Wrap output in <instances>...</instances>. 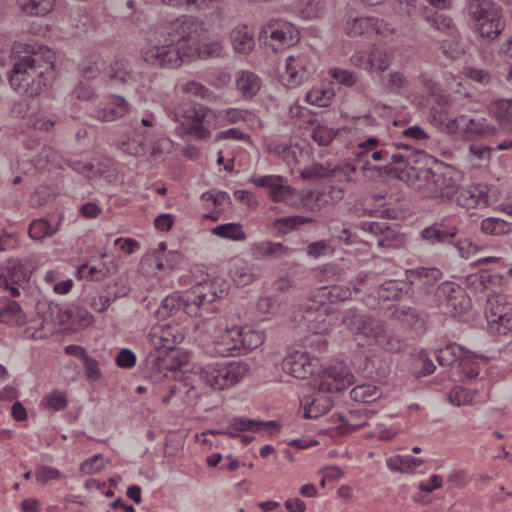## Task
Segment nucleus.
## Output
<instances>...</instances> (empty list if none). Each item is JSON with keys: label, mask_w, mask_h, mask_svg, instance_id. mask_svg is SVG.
Listing matches in <instances>:
<instances>
[{"label": "nucleus", "mask_w": 512, "mask_h": 512, "mask_svg": "<svg viewBox=\"0 0 512 512\" xmlns=\"http://www.w3.org/2000/svg\"><path fill=\"white\" fill-rule=\"evenodd\" d=\"M451 245H454L460 256L462 258H469L472 254L476 253L478 250V246L475 245L470 239L468 238H455V242Z\"/></svg>", "instance_id": "obj_60"}, {"label": "nucleus", "mask_w": 512, "mask_h": 512, "mask_svg": "<svg viewBox=\"0 0 512 512\" xmlns=\"http://www.w3.org/2000/svg\"><path fill=\"white\" fill-rule=\"evenodd\" d=\"M375 23L376 20L372 17H355L352 19L348 18L347 28L349 30L350 35H362L365 33L367 29L372 27Z\"/></svg>", "instance_id": "obj_49"}, {"label": "nucleus", "mask_w": 512, "mask_h": 512, "mask_svg": "<svg viewBox=\"0 0 512 512\" xmlns=\"http://www.w3.org/2000/svg\"><path fill=\"white\" fill-rule=\"evenodd\" d=\"M400 181L409 185L418 187L426 186L431 197L454 199L460 187L454 179L455 171L449 165L443 162L433 160L432 166L426 168H416L411 166L407 172H402Z\"/></svg>", "instance_id": "obj_4"}, {"label": "nucleus", "mask_w": 512, "mask_h": 512, "mask_svg": "<svg viewBox=\"0 0 512 512\" xmlns=\"http://www.w3.org/2000/svg\"><path fill=\"white\" fill-rule=\"evenodd\" d=\"M212 233L220 238L233 241H243L246 239V233L239 223H225L212 229Z\"/></svg>", "instance_id": "obj_41"}, {"label": "nucleus", "mask_w": 512, "mask_h": 512, "mask_svg": "<svg viewBox=\"0 0 512 512\" xmlns=\"http://www.w3.org/2000/svg\"><path fill=\"white\" fill-rule=\"evenodd\" d=\"M305 100L309 104L326 107L330 103V95L323 89H312L307 93Z\"/></svg>", "instance_id": "obj_58"}, {"label": "nucleus", "mask_w": 512, "mask_h": 512, "mask_svg": "<svg viewBox=\"0 0 512 512\" xmlns=\"http://www.w3.org/2000/svg\"><path fill=\"white\" fill-rule=\"evenodd\" d=\"M129 108L130 104L123 96L111 94L106 102L93 108L90 116L102 122H110L123 117Z\"/></svg>", "instance_id": "obj_19"}, {"label": "nucleus", "mask_w": 512, "mask_h": 512, "mask_svg": "<svg viewBox=\"0 0 512 512\" xmlns=\"http://www.w3.org/2000/svg\"><path fill=\"white\" fill-rule=\"evenodd\" d=\"M210 112L209 109L197 103H182L175 107L169 114L174 120L187 125L188 132L198 139H206L209 136V130L204 127L203 122Z\"/></svg>", "instance_id": "obj_9"}, {"label": "nucleus", "mask_w": 512, "mask_h": 512, "mask_svg": "<svg viewBox=\"0 0 512 512\" xmlns=\"http://www.w3.org/2000/svg\"><path fill=\"white\" fill-rule=\"evenodd\" d=\"M181 310L190 317L200 316L199 304L195 302V296L190 289L184 293H172L163 298L155 312V317L163 321Z\"/></svg>", "instance_id": "obj_11"}, {"label": "nucleus", "mask_w": 512, "mask_h": 512, "mask_svg": "<svg viewBox=\"0 0 512 512\" xmlns=\"http://www.w3.org/2000/svg\"><path fill=\"white\" fill-rule=\"evenodd\" d=\"M257 346L258 340L250 341L247 336H244V328L240 326L224 330L213 341L215 353L222 357L241 355Z\"/></svg>", "instance_id": "obj_8"}, {"label": "nucleus", "mask_w": 512, "mask_h": 512, "mask_svg": "<svg viewBox=\"0 0 512 512\" xmlns=\"http://www.w3.org/2000/svg\"><path fill=\"white\" fill-rule=\"evenodd\" d=\"M372 341L389 352L398 353L405 347V341L398 335L385 330L383 324L379 326V333L373 337Z\"/></svg>", "instance_id": "obj_37"}, {"label": "nucleus", "mask_w": 512, "mask_h": 512, "mask_svg": "<svg viewBox=\"0 0 512 512\" xmlns=\"http://www.w3.org/2000/svg\"><path fill=\"white\" fill-rule=\"evenodd\" d=\"M201 198L206 201H212L216 206L231 204V197L225 191L209 190L202 194Z\"/></svg>", "instance_id": "obj_64"}, {"label": "nucleus", "mask_w": 512, "mask_h": 512, "mask_svg": "<svg viewBox=\"0 0 512 512\" xmlns=\"http://www.w3.org/2000/svg\"><path fill=\"white\" fill-rule=\"evenodd\" d=\"M87 379L97 381L102 377L98 362L88 354L82 358Z\"/></svg>", "instance_id": "obj_59"}, {"label": "nucleus", "mask_w": 512, "mask_h": 512, "mask_svg": "<svg viewBox=\"0 0 512 512\" xmlns=\"http://www.w3.org/2000/svg\"><path fill=\"white\" fill-rule=\"evenodd\" d=\"M130 288L122 278L108 282L99 295L100 307L96 310L104 312L115 300L128 295Z\"/></svg>", "instance_id": "obj_28"}, {"label": "nucleus", "mask_w": 512, "mask_h": 512, "mask_svg": "<svg viewBox=\"0 0 512 512\" xmlns=\"http://www.w3.org/2000/svg\"><path fill=\"white\" fill-rule=\"evenodd\" d=\"M368 230L375 235H382L378 239V244L381 246H390L391 241L395 237L394 231L389 227L387 222H371L366 224Z\"/></svg>", "instance_id": "obj_47"}, {"label": "nucleus", "mask_w": 512, "mask_h": 512, "mask_svg": "<svg viewBox=\"0 0 512 512\" xmlns=\"http://www.w3.org/2000/svg\"><path fill=\"white\" fill-rule=\"evenodd\" d=\"M0 322L11 326H22L25 324V314L17 301L9 300L0 309Z\"/></svg>", "instance_id": "obj_39"}, {"label": "nucleus", "mask_w": 512, "mask_h": 512, "mask_svg": "<svg viewBox=\"0 0 512 512\" xmlns=\"http://www.w3.org/2000/svg\"><path fill=\"white\" fill-rule=\"evenodd\" d=\"M503 276L491 269H480L468 274L463 279V286L472 292H484L487 289L501 285Z\"/></svg>", "instance_id": "obj_24"}, {"label": "nucleus", "mask_w": 512, "mask_h": 512, "mask_svg": "<svg viewBox=\"0 0 512 512\" xmlns=\"http://www.w3.org/2000/svg\"><path fill=\"white\" fill-rule=\"evenodd\" d=\"M481 230L487 235H504L512 232V223L500 218H485L481 222Z\"/></svg>", "instance_id": "obj_42"}, {"label": "nucleus", "mask_w": 512, "mask_h": 512, "mask_svg": "<svg viewBox=\"0 0 512 512\" xmlns=\"http://www.w3.org/2000/svg\"><path fill=\"white\" fill-rule=\"evenodd\" d=\"M54 411H62L67 408L68 401L65 392L53 390L43 400Z\"/></svg>", "instance_id": "obj_54"}, {"label": "nucleus", "mask_w": 512, "mask_h": 512, "mask_svg": "<svg viewBox=\"0 0 512 512\" xmlns=\"http://www.w3.org/2000/svg\"><path fill=\"white\" fill-rule=\"evenodd\" d=\"M249 182L265 188L274 202L289 203L295 193L292 186L284 183V178L278 175L252 176Z\"/></svg>", "instance_id": "obj_17"}, {"label": "nucleus", "mask_w": 512, "mask_h": 512, "mask_svg": "<svg viewBox=\"0 0 512 512\" xmlns=\"http://www.w3.org/2000/svg\"><path fill=\"white\" fill-rule=\"evenodd\" d=\"M436 367L428 354L422 350L411 364V373L416 378H421L432 374Z\"/></svg>", "instance_id": "obj_43"}, {"label": "nucleus", "mask_w": 512, "mask_h": 512, "mask_svg": "<svg viewBox=\"0 0 512 512\" xmlns=\"http://www.w3.org/2000/svg\"><path fill=\"white\" fill-rule=\"evenodd\" d=\"M296 250L280 242L260 241L251 247V254L257 260L289 258Z\"/></svg>", "instance_id": "obj_27"}, {"label": "nucleus", "mask_w": 512, "mask_h": 512, "mask_svg": "<svg viewBox=\"0 0 512 512\" xmlns=\"http://www.w3.org/2000/svg\"><path fill=\"white\" fill-rule=\"evenodd\" d=\"M445 287V281L435 285L428 279V274L425 273L424 279L420 280L416 288L411 285L409 299L419 308H439L444 304L445 291H447Z\"/></svg>", "instance_id": "obj_13"}, {"label": "nucleus", "mask_w": 512, "mask_h": 512, "mask_svg": "<svg viewBox=\"0 0 512 512\" xmlns=\"http://www.w3.org/2000/svg\"><path fill=\"white\" fill-rule=\"evenodd\" d=\"M250 366L244 361L209 363L201 368L200 379L214 390H224L248 375Z\"/></svg>", "instance_id": "obj_6"}, {"label": "nucleus", "mask_w": 512, "mask_h": 512, "mask_svg": "<svg viewBox=\"0 0 512 512\" xmlns=\"http://www.w3.org/2000/svg\"><path fill=\"white\" fill-rule=\"evenodd\" d=\"M411 285H413L412 281L389 279L374 287L371 295L380 305L389 301H401L404 298H409Z\"/></svg>", "instance_id": "obj_18"}, {"label": "nucleus", "mask_w": 512, "mask_h": 512, "mask_svg": "<svg viewBox=\"0 0 512 512\" xmlns=\"http://www.w3.org/2000/svg\"><path fill=\"white\" fill-rule=\"evenodd\" d=\"M72 93L77 99L83 101H90L96 96L94 87L85 81H79Z\"/></svg>", "instance_id": "obj_62"}, {"label": "nucleus", "mask_w": 512, "mask_h": 512, "mask_svg": "<svg viewBox=\"0 0 512 512\" xmlns=\"http://www.w3.org/2000/svg\"><path fill=\"white\" fill-rule=\"evenodd\" d=\"M102 458L103 454H94L81 463L80 471L86 475H92L100 472L103 469V465L100 463Z\"/></svg>", "instance_id": "obj_57"}, {"label": "nucleus", "mask_w": 512, "mask_h": 512, "mask_svg": "<svg viewBox=\"0 0 512 512\" xmlns=\"http://www.w3.org/2000/svg\"><path fill=\"white\" fill-rule=\"evenodd\" d=\"M267 430L270 434L278 432L280 425L276 421H261L253 420L246 417H235L233 418L226 431L222 433L228 434L231 437H239L238 431H260Z\"/></svg>", "instance_id": "obj_25"}, {"label": "nucleus", "mask_w": 512, "mask_h": 512, "mask_svg": "<svg viewBox=\"0 0 512 512\" xmlns=\"http://www.w3.org/2000/svg\"><path fill=\"white\" fill-rule=\"evenodd\" d=\"M300 309L303 319L308 322L324 321L325 316L332 312L329 305H325L324 301L320 302L316 297V290L311 292V296L301 304Z\"/></svg>", "instance_id": "obj_30"}, {"label": "nucleus", "mask_w": 512, "mask_h": 512, "mask_svg": "<svg viewBox=\"0 0 512 512\" xmlns=\"http://www.w3.org/2000/svg\"><path fill=\"white\" fill-rule=\"evenodd\" d=\"M150 41L152 45L142 51V59L159 68L178 67L185 58L218 57L222 50L218 41L209 38L203 23L187 15L157 25Z\"/></svg>", "instance_id": "obj_1"}, {"label": "nucleus", "mask_w": 512, "mask_h": 512, "mask_svg": "<svg viewBox=\"0 0 512 512\" xmlns=\"http://www.w3.org/2000/svg\"><path fill=\"white\" fill-rule=\"evenodd\" d=\"M54 53L45 46L40 52L18 57L8 73L11 88L18 94L36 97L54 80Z\"/></svg>", "instance_id": "obj_2"}, {"label": "nucleus", "mask_w": 512, "mask_h": 512, "mask_svg": "<svg viewBox=\"0 0 512 512\" xmlns=\"http://www.w3.org/2000/svg\"><path fill=\"white\" fill-rule=\"evenodd\" d=\"M399 146L391 144H382L379 150H372L370 157L376 162H384V165H372L368 160H363L362 171L370 172L371 177L398 179L402 172H407L411 168L410 156L403 152H398Z\"/></svg>", "instance_id": "obj_5"}, {"label": "nucleus", "mask_w": 512, "mask_h": 512, "mask_svg": "<svg viewBox=\"0 0 512 512\" xmlns=\"http://www.w3.org/2000/svg\"><path fill=\"white\" fill-rule=\"evenodd\" d=\"M116 365L120 368L129 369L136 364V354L129 348H122L116 358Z\"/></svg>", "instance_id": "obj_63"}, {"label": "nucleus", "mask_w": 512, "mask_h": 512, "mask_svg": "<svg viewBox=\"0 0 512 512\" xmlns=\"http://www.w3.org/2000/svg\"><path fill=\"white\" fill-rule=\"evenodd\" d=\"M282 370L297 379L314 380L315 377L322 376L325 369L322 368L317 357L311 356L306 351L296 350L284 358Z\"/></svg>", "instance_id": "obj_10"}, {"label": "nucleus", "mask_w": 512, "mask_h": 512, "mask_svg": "<svg viewBox=\"0 0 512 512\" xmlns=\"http://www.w3.org/2000/svg\"><path fill=\"white\" fill-rule=\"evenodd\" d=\"M314 220L310 217H304L299 215L285 216L276 218L272 222L271 230L275 237H281L293 230H297L300 226L311 223Z\"/></svg>", "instance_id": "obj_34"}, {"label": "nucleus", "mask_w": 512, "mask_h": 512, "mask_svg": "<svg viewBox=\"0 0 512 512\" xmlns=\"http://www.w3.org/2000/svg\"><path fill=\"white\" fill-rule=\"evenodd\" d=\"M234 49L239 53H248L254 47V38L247 33L241 35L239 32L232 36Z\"/></svg>", "instance_id": "obj_55"}, {"label": "nucleus", "mask_w": 512, "mask_h": 512, "mask_svg": "<svg viewBox=\"0 0 512 512\" xmlns=\"http://www.w3.org/2000/svg\"><path fill=\"white\" fill-rule=\"evenodd\" d=\"M338 131L318 124L312 131V139L320 146H328L336 137Z\"/></svg>", "instance_id": "obj_50"}, {"label": "nucleus", "mask_w": 512, "mask_h": 512, "mask_svg": "<svg viewBox=\"0 0 512 512\" xmlns=\"http://www.w3.org/2000/svg\"><path fill=\"white\" fill-rule=\"evenodd\" d=\"M31 273L19 259L9 258L0 267V286H7L8 282L18 285L26 283Z\"/></svg>", "instance_id": "obj_26"}, {"label": "nucleus", "mask_w": 512, "mask_h": 512, "mask_svg": "<svg viewBox=\"0 0 512 512\" xmlns=\"http://www.w3.org/2000/svg\"><path fill=\"white\" fill-rule=\"evenodd\" d=\"M229 275L237 286H245L254 280V274L244 264H235L229 269Z\"/></svg>", "instance_id": "obj_48"}, {"label": "nucleus", "mask_w": 512, "mask_h": 512, "mask_svg": "<svg viewBox=\"0 0 512 512\" xmlns=\"http://www.w3.org/2000/svg\"><path fill=\"white\" fill-rule=\"evenodd\" d=\"M487 189L481 185L473 186L471 189L460 190L457 201L466 208H474L478 206L486 197Z\"/></svg>", "instance_id": "obj_40"}, {"label": "nucleus", "mask_w": 512, "mask_h": 512, "mask_svg": "<svg viewBox=\"0 0 512 512\" xmlns=\"http://www.w3.org/2000/svg\"><path fill=\"white\" fill-rule=\"evenodd\" d=\"M55 232L56 230L51 226L49 221L44 218L33 220L28 230L29 236L38 241L53 236Z\"/></svg>", "instance_id": "obj_44"}, {"label": "nucleus", "mask_w": 512, "mask_h": 512, "mask_svg": "<svg viewBox=\"0 0 512 512\" xmlns=\"http://www.w3.org/2000/svg\"><path fill=\"white\" fill-rule=\"evenodd\" d=\"M494 2H470L471 28L481 37L495 39L504 29V22L498 10L491 7Z\"/></svg>", "instance_id": "obj_7"}, {"label": "nucleus", "mask_w": 512, "mask_h": 512, "mask_svg": "<svg viewBox=\"0 0 512 512\" xmlns=\"http://www.w3.org/2000/svg\"><path fill=\"white\" fill-rule=\"evenodd\" d=\"M486 318L489 323H496L502 329V333H506L512 329V303H491L490 308L486 311Z\"/></svg>", "instance_id": "obj_31"}, {"label": "nucleus", "mask_w": 512, "mask_h": 512, "mask_svg": "<svg viewBox=\"0 0 512 512\" xmlns=\"http://www.w3.org/2000/svg\"><path fill=\"white\" fill-rule=\"evenodd\" d=\"M35 477L37 482L46 483L49 480H58L62 477L61 472L50 466H39L36 469Z\"/></svg>", "instance_id": "obj_61"}, {"label": "nucleus", "mask_w": 512, "mask_h": 512, "mask_svg": "<svg viewBox=\"0 0 512 512\" xmlns=\"http://www.w3.org/2000/svg\"><path fill=\"white\" fill-rule=\"evenodd\" d=\"M471 356L466 358L464 357L462 361L459 363V368L464 377L471 381L476 379L479 376V365L478 359L486 360L484 356H480L472 351H470Z\"/></svg>", "instance_id": "obj_45"}, {"label": "nucleus", "mask_w": 512, "mask_h": 512, "mask_svg": "<svg viewBox=\"0 0 512 512\" xmlns=\"http://www.w3.org/2000/svg\"><path fill=\"white\" fill-rule=\"evenodd\" d=\"M54 2H24L20 9L29 16H45L53 9Z\"/></svg>", "instance_id": "obj_52"}, {"label": "nucleus", "mask_w": 512, "mask_h": 512, "mask_svg": "<svg viewBox=\"0 0 512 512\" xmlns=\"http://www.w3.org/2000/svg\"><path fill=\"white\" fill-rule=\"evenodd\" d=\"M316 297L325 305L345 301L351 297V290L343 285L323 286L316 289Z\"/></svg>", "instance_id": "obj_36"}, {"label": "nucleus", "mask_w": 512, "mask_h": 512, "mask_svg": "<svg viewBox=\"0 0 512 512\" xmlns=\"http://www.w3.org/2000/svg\"><path fill=\"white\" fill-rule=\"evenodd\" d=\"M230 284L227 280L221 277H215L208 281H202L190 288L192 294L195 296V302L199 304V313L213 312L215 308L211 304L227 295Z\"/></svg>", "instance_id": "obj_12"}, {"label": "nucleus", "mask_w": 512, "mask_h": 512, "mask_svg": "<svg viewBox=\"0 0 512 512\" xmlns=\"http://www.w3.org/2000/svg\"><path fill=\"white\" fill-rule=\"evenodd\" d=\"M307 255L313 258L332 255L334 248L329 240H318L308 244L306 248Z\"/></svg>", "instance_id": "obj_53"}, {"label": "nucleus", "mask_w": 512, "mask_h": 512, "mask_svg": "<svg viewBox=\"0 0 512 512\" xmlns=\"http://www.w3.org/2000/svg\"><path fill=\"white\" fill-rule=\"evenodd\" d=\"M464 131L478 136H488L495 132V127L487 122L485 118L476 120L466 116Z\"/></svg>", "instance_id": "obj_46"}, {"label": "nucleus", "mask_w": 512, "mask_h": 512, "mask_svg": "<svg viewBox=\"0 0 512 512\" xmlns=\"http://www.w3.org/2000/svg\"><path fill=\"white\" fill-rule=\"evenodd\" d=\"M236 86L245 99H252L260 90L262 81L251 71H240L236 74Z\"/></svg>", "instance_id": "obj_32"}, {"label": "nucleus", "mask_w": 512, "mask_h": 512, "mask_svg": "<svg viewBox=\"0 0 512 512\" xmlns=\"http://www.w3.org/2000/svg\"><path fill=\"white\" fill-rule=\"evenodd\" d=\"M392 318L405 328L422 333L425 331L429 314L416 305H401L392 312Z\"/></svg>", "instance_id": "obj_20"}, {"label": "nucleus", "mask_w": 512, "mask_h": 512, "mask_svg": "<svg viewBox=\"0 0 512 512\" xmlns=\"http://www.w3.org/2000/svg\"><path fill=\"white\" fill-rule=\"evenodd\" d=\"M286 71V86L288 88H295L310 79L311 75L315 72V67L314 65L296 66V62L293 61L292 65L286 66Z\"/></svg>", "instance_id": "obj_38"}, {"label": "nucleus", "mask_w": 512, "mask_h": 512, "mask_svg": "<svg viewBox=\"0 0 512 512\" xmlns=\"http://www.w3.org/2000/svg\"><path fill=\"white\" fill-rule=\"evenodd\" d=\"M445 300L449 312L454 316H462L471 308V299L465 288L452 281H445Z\"/></svg>", "instance_id": "obj_21"}, {"label": "nucleus", "mask_w": 512, "mask_h": 512, "mask_svg": "<svg viewBox=\"0 0 512 512\" xmlns=\"http://www.w3.org/2000/svg\"><path fill=\"white\" fill-rule=\"evenodd\" d=\"M178 352L170 353L168 350H159L157 354H150L146 359V365L150 368V377L156 380L166 377L168 371H176L180 363L176 360Z\"/></svg>", "instance_id": "obj_23"}, {"label": "nucleus", "mask_w": 512, "mask_h": 512, "mask_svg": "<svg viewBox=\"0 0 512 512\" xmlns=\"http://www.w3.org/2000/svg\"><path fill=\"white\" fill-rule=\"evenodd\" d=\"M350 396L355 401L372 402L379 397V393L376 387L359 385L351 390Z\"/></svg>", "instance_id": "obj_51"}, {"label": "nucleus", "mask_w": 512, "mask_h": 512, "mask_svg": "<svg viewBox=\"0 0 512 512\" xmlns=\"http://www.w3.org/2000/svg\"><path fill=\"white\" fill-rule=\"evenodd\" d=\"M342 323L359 337L372 341L379 332L380 321L357 308H348L342 313Z\"/></svg>", "instance_id": "obj_15"}, {"label": "nucleus", "mask_w": 512, "mask_h": 512, "mask_svg": "<svg viewBox=\"0 0 512 512\" xmlns=\"http://www.w3.org/2000/svg\"><path fill=\"white\" fill-rule=\"evenodd\" d=\"M105 75L114 87L132 85L136 82V74L131 62L125 58H116L108 67Z\"/></svg>", "instance_id": "obj_22"}, {"label": "nucleus", "mask_w": 512, "mask_h": 512, "mask_svg": "<svg viewBox=\"0 0 512 512\" xmlns=\"http://www.w3.org/2000/svg\"><path fill=\"white\" fill-rule=\"evenodd\" d=\"M330 74L338 83L346 87H352L358 79L355 72L340 68H333Z\"/></svg>", "instance_id": "obj_56"}, {"label": "nucleus", "mask_w": 512, "mask_h": 512, "mask_svg": "<svg viewBox=\"0 0 512 512\" xmlns=\"http://www.w3.org/2000/svg\"><path fill=\"white\" fill-rule=\"evenodd\" d=\"M421 238L429 245H450L458 236V228L454 221L442 219L425 227L420 232Z\"/></svg>", "instance_id": "obj_16"}, {"label": "nucleus", "mask_w": 512, "mask_h": 512, "mask_svg": "<svg viewBox=\"0 0 512 512\" xmlns=\"http://www.w3.org/2000/svg\"><path fill=\"white\" fill-rule=\"evenodd\" d=\"M259 40L274 51L298 41V32L287 22L271 20L261 28Z\"/></svg>", "instance_id": "obj_14"}, {"label": "nucleus", "mask_w": 512, "mask_h": 512, "mask_svg": "<svg viewBox=\"0 0 512 512\" xmlns=\"http://www.w3.org/2000/svg\"><path fill=\"white\" fill-rule=\"evenodd\" d=\"M354 382V376L342 364L326 368L322 376L309 381L315 394L305 396L301 401L304 418L316 419L327 413L333 406V401L326 394L340 393Z\"/></svg>", "instance_id": "obj_3"}, {"label": "nucleus", "mask_w": 512, "mask_h": 512, "mask_svg": "<svg viewBox=\"0 0 512 512\" xmlns=\"http://www.w3.org/2000/svg\"><path fill=\"white\" fill-rule=\"evenodd\" d=\"M470 356V350L455 342L448 343L444 348L436 351L437 361L443 367L451 366L455 362L460 363L464 357L468 358Z\"/></svg>", "instance_id": "obj_33"}, {"label": "nucleus", "mask_w": 512, "mask_h": 512, "mask_svg": "<svg viewBox=\"0 0 512 512\" xmlns=\"http://www.w3.org/2000/svg\"><path fill=\"white\" fill-rule=\"evenodd\" d=\"M364 377L373 381H381L390 373V365L378 355L367 356L359 367Z\"/></svg>", "instance_id": "obj_29"}, {"label": "nucleus", "mask_w": 512, "mask_h": 512, "mask_svg": "<svg viewBox=\"0 0 512 512\" xmlns=\"http://www.w3.org/2000/svg\"><path fill=\"white\" fill-rule=\"evenodd\" d=\"M106 62L99 54H90L83 58L78 65L80 75L86 80L96 79L102 72L105 73Z\"/></svg>", "instance_id": "obj_35"}]
</instances>
